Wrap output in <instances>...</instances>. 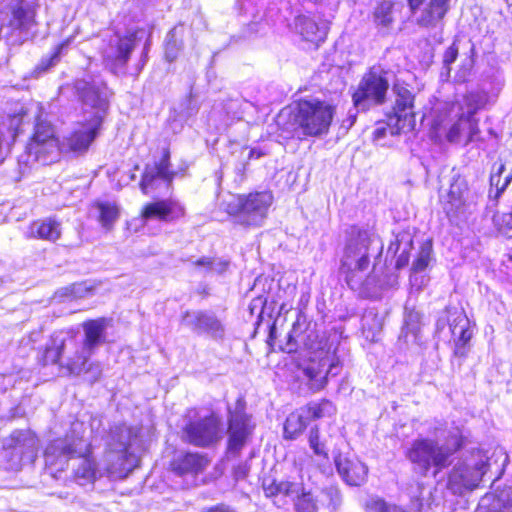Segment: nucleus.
<instances>
[{
    "mask_svg": "<svg viewBox=\"0 0 512 512\" xmlns=\"http://www.w3.org/2000/svg\"><path fill=\"white\" fill-rule=\"evenodd\" d=\"M298 348L307 350V355L296 360L297 377L305 381L313 391L321 390L326 385L327 375L336 374L333 372L336 365L328 351L324 350L323 341L317 331L307 324L301 313H298L282 349L292 353Z\"/></svg>",
    "mask_w": 512,
    "mask_h": 512,
    "instance_id": "nucleus-1",
    "label": "nucleus"
},
{
    "mask_svg": "<svg viewBox=\"0 0 512 512\" xmlns=\"http://www.w3.org/2000/svg\"><path fill=\"white\" fill-rule=\"evenodd\" d=\"M485 97L479 93H468L461 100L444 104L435 109L431 130L436 138L445 135L449 142H458L466 136V144L480 133L475 114L484 106Z\"/></svg>",
    "mask_w": 512,
    "mask_h": 512,
    "instance_id": "nucleus-2",
    "label": "nucleus"
},
{
    "mask_svg": "<svg viewBox=\"0 0 512 512\" xmlns=\"http://www.w3.org/2000/svg\"><path fill=\"white\" fill-rule=\"evenodd\" d=\"M35 120L34 132L26 145L25 152L19 158V162L26 166L36 162L49 164L54 161L62 149L55 136L54 127L50 122L42 119V107L39 103L31 102L20 105L10 117L9 127L16 133L20 130L25 120Z\"/></svg>",
    "mask_w": 512,
    "mask_h": 512,
    "instance_id": "nucleus-3",
    "label": "nucleus"
},
{
    "mask_svg": "<svg viewBox=\"0 0 512 512\" xmlns=\"http://www.w3.org/2000/svg\"><path fill=\"white\" fill-rule=\"evenodd\" d=\"M379 243L378 237L359 230L348 239L341 259V272L349 287L355 291L369 290L375 277L369 274L370 246Z\"/></svg>",
    "mask_w": 512,
    "mask_h": 512,
    "instance_id": "nucleus-4",
    "label": "nucleus"
},
{
    "mask_svg": "<svg viewBox=\"0 0 512 512\" xmlns=\"http://www.w3.org/2000/svg\"><path fill=\"white\" fill-rule=\"evenodd\" d=\"M461 441L457 435L444 439L419 437L415 439L406 452L415 473L427 476L433 469L436 476L451 463V457L460 449Z\"/></svg>",
    "mask_w": 512,
    "mask_h": 512,
    "instance_id": "nucleus-5",
    "label": "nucleus"
},
{
    "mask_svg": "<svg viewBox=\"0 0 512 512\" xmlns=\"http://www.w3.org/2000/svg\"><path fill=\"white\" fill-rule=\"evenodd\" d=\"M137 437V430L125 424L111 428L102 460L104 475L122 479L136 467L137 458L130 447Z\"/></svg>",
    "mask_w": 512,
    "mask_h": 512,
    "instance_id": "nucleus-6",
    "label": "nucleus"
},
{
    "mask_svg": "<svg viewBox=\"0 0 512 512\" xmlns=\"http://www.w3.org/2000/svg\"><path fill=\"white\" fill-rule=\"evenodd\" d=\"M490 470V456L482 449L465 452L449 471L447 489L454 495L464 496L478 489Z\"/></svg>",
    "mask_w": 512,
    "mask_h": 512,
    "instance_id": "nucleus-7",
    "label": "nucleus"
},
{
    "mask_svg": "<svg viewBox=\"0 0 512 512\" xmlns=\"http://www.w3.org/2000/svg\"><path fill=\"white\" fill-rule=\"evenodd\" d=\"M335 113L336 107L327 101L301 99L292 110L294 131L299 138L327 135Z\"/></svg>",
    "mask_w": 512,
    "mask_h": 512,
    "instance_id": "nucleus-8",
    "label": "nucleus"
},
{
    "mask_svg": "<svg viewBox=\"0 0 512 512\" xmlns=\"http://www.w3.org/2000/svg\"><path fill=\"white\" fill-rule=\"evenodd\" d=\"M55 458H78L79 463L74 470V477L80 485L93 483L104 475L102 468L95 467L94 461L90 458V444L82 437L67 436L52 441L45 450V459L47 463L54 464Z\"/></svg>",
    "mask_w": 512,
    "mask_h": 512,
    "instance_id": "nucleus-9",
    "label": "nucleus"
},
{
    "mask_svg": "<svg viewBox=\"0 0 512 512\" xmlns=\"http://www.w3.org/2000/svg\"><path fill=\"white\" fill-rule=\"evenodd\" d=\"M273 203L270 192L233 195L224 202V209L234 224L255 228L263 225Z\"/></svg>",
    "mask_w": 512,
    "mask_h": 512,
    "instance_id": "nucleus-10",
    "label": "nucleus"
},
{
    "mask_svg": "<svg viewBox=\"0 0 512 512\" xmlns=\"http://www.w3.org/2000/svg\"><path fill=\"white\" fill-rule=\"evenodd\" d=\"M37 5L27 0H15L0 24V36L11 45H20L35 34Z\"/></svg>",
    "mask_w": 512,
    "mask_h": 512,
    "instance_id": "nucleus-11",
    "label": "nucleus"
},
{
    "mask_svg": "<svg viewBox=\"0 0 512 512\" xmlns=\"http://www.w3.org/2000/svg\"><path fill=\"white\" fill-rule=\"evenodd\" d=\"M388 75L389 71L380 65L371 67L363 75L352 97L357 109L365 111L385 102L390 85Z\"/></svg>",
    "mask_w": 512,
    "mask_h": 512,
    "instance_id": "nucleus-12",
    "label": "nucleus"
},
{
    "mask_svg": "<svg viewBox=\"0 0 512 512\" xmlns=\"http://www.w3.org/2000/svg\"><path fill=\"white\" fill-rule=\"evenodd\" d=\"M109 324L110 320L107 318H98L83 323L85 334L83 345L80 350L75 351L74 355L68 358L66 363L70 374H81L94 349L104 340V332Z\"/></svg>",
    "mask_w": 512,
    "mask_h": 512,
    "instance_id": "nucleus-13",
    "label": "nucleus"
},
{
    "mask_svg": "<svg viewBox=\"0 0 512 512\" xmlns=\"http://www.w3.org/2000/svg\"><path fill=\"white\" fill-rule=\"evenodd\" d=\"M188 414V420L182 428V439L194 446L207 447L220 439V420L213 413L197 416L195 411Z\"/></svg>",
    "mask_w": 512,
    "mask_h": 512,
    "instance_id": "nucleus-14",
    "label": "nucleus"
},
{
    "mask_svg": "<svg viewBox=\"0 0 512 512\" xmlns=\"http://www.w3.org/2000/svg\"><path fill=\"white\" fill-rule=\"evenodd\" d=\"M135 45V32H127L125 35L118 33L111 35L107 45L102 49L105 67L113 74H124Z\"/></svg>",
    "mask_w": 512,
    "mask_h": 512,
    "instance_id": "nucleus-15",
    "label": "nucleus"
},
{
    "mask_svg": "<svg viewBox=\"0 0 512 512\" xmlns=\"http://www.w3.org/2000/svg\"><path fill=\"white\" fill-rule=\"evenodd\" d=\"M254 430L251 417L245 412L244 405L237 401L228 415V450L237 454L247 443Z\"/></svg>",
    "mask_w": 512,
    "mask_h": 512,
    "instance_id": "nucleus-16",
    "label": "nucleus"
},
{
    "mask_svg": "<svg viewBox=\"0 0 512 512\" xmlns=\"http://www.w3.org/2000/svg\"><path fill=\"white\" fill-rule=\"evenodd\" d=\"M414 96L402 88L398 91L393 114L388 115L387 126L391 135L414 129L416 120L414 113Z\"/></svg>",
    "mask_w": 512,
    "mask_h": 512,
    "instance_id": "nucleus-17",
    "label": "nucleus"
},
{
    "mask_svg": "<svg viewBox=\"0 0 512 512\" xmlns=\"http://www.w3.org/2000/svg\"><path fill=\"white\" fill-rule=\"evenodd\" d=\"M75 89L83 105L95 110L92 117L100 116L101 123L111 95L106 84L100 80L89 82L82 79L76 81Z\"/></svg>",
    "mask_w": 512,
    "mask_h": 512,
    "instance_id": "nucleus-18",
    "label": "nucleus"
},
{
    "mask_svg": "<svg viewBox=\"0 0 512 512\" xmlns=\"http://www.w3.org/2000/svg\"><path fill=\"white\" fill-rule=\"evenodd\" d=\"M182 323L197 334H208L214 338H222L224 335V326L211 312L186 311L182 315Z\"/></svg>",
    "mask_w": 512,
    "mask_h": 512,
    "instance_id": "nucleus-19",
    "label": "nucleus"
},
{
    "mask_svg": "<svg viewBox=\"0 0 512 512\" xmlns=\"http://www.w3.org/2000/svg\"><path fill=\"white\" fill-rule=\"evenodd\" d=\"M333 457L339 475L348 485L359 486L366 480L368 468L359 459L337 450L333 452Z\"/></svg>",
    "mask_w": 512,
    "mask_h": 512,
    "instance_id": "nucleus-20",
    "label": "nucleus"
},
{
    "mask_svg": "<svg viewBox=\"0 0 512 512\" xmlns=\"http://www.w3.org/2000/svg\"><path fill=\"white\" fill-rule=\"evenodd\" d=\"M184 215V206L172 198L148 203L142 210V217L145 220L157 219L163 222H174Z\"/></svg>",
    "mask_w": 512,
    "mask_h": 512,
    "instance_id": "nucleus-21",
    "label": "nucleus"
},
{
    "mask_svg": "<svg viewBox=\"0 0 512 512\" xmlns=\"http://www.w3.org/2000/svg\"><path fill=\"white\" fill-rule=\"evenodd\" d=\"M447 323L455 342V355L464 356L465 346L473 335L470 321L463 311L448 310Z\"/></svg>",
    "mask_w": 512,
    "mask_h": 512,
    "instance_id": "nucleus-22",
    "label": "nucleus"
},
{
    "mask_svg": "<svg viewBox=\"0 0 512 512\" xmlns=\"http://www.w3.org/2000/svg\"><path fill=\"white\" fill-rule=\"evenodd\" d=\"M100 116L92 117L86 123L75 129L63 143L62 149L66 146L73 152H84L88 149L97 131L100 128Z\"/></svg>",
    "mask_w": 512,
    "mask_h": 512,
    "instance_id": "nucleus-23",
    "label": "nucleus"
},
{
    "mask_svg": "<svg viewBox=\"0 0 512 512\" xmlns=\"http://www.w3.org/2000/svg\"><path fill=\"white\" fill-rule=\"evenodd\" d=\"M475 512H512V485L497 486L486 493Z\"/></svg>",
    "mask_w": 512,
    "mask_h": 512,
    "instance_id": "nucleus-24",
    "label": "nucleus"
},
{
    "mask_svg": "<svg viewBox=\"0 0 512 512\" xmlns=\"http://www.w3.org/2000/svg\"><path fill=\"white\" fill-rule=\"evenodd\" d=\"M450 8L451 0H428L416 17V23L428 29L442 26Z\"/></svg>",
    "mask_w": 512,
    "mask_h": 512,
    "instance_id": "nucleus-25",
    "label": "nucleus"
},
{
    "mask_svg": "<svg viewBox=\"0 0 512 512\" xmlns=\"http://www.w3.org/2000/svg\"><path fill=\"white\" fill-rule=\"evenodd\" d=\"M294 26L296 32L305 41L315 44L323 42L327 35V26L324 22L317 20L313 16L299 15L295 18Z\"/></svg>",
    "mask_w": 512,
    "mask_h": 512,
    "instance_id": "nucleus-26",
    "label": "nucleus"
},
{
    "mask_svg": "<svg viewBox=\"0 0 512 512\" xmlns=\"http://www.w3.org/2000/svg\"><path fill=\"white\" fill-rule=\"evenodd\" d=\"M169 159H170L169 150L165 149L163 152V156L159 162H155L151 166H149V165L146 166L145 172L143 174V177H142V180L140 183V187H141V190L143 191V193H145V194L148 193L149 186L157 178L162 179L168 183L172 182V180L175 176V172L170 170Z\"/></svg>",
    "mask_w": 512,
    "mask_h": 512,
    "instance_id": "nucleus-27",
    "label": "nucleus"
},
{
    "mask_svg": "<svg viewBox=\"0 0 512 512\" xmlns=\"http://www.w3.org/2000/svg\"><path fill=\"white\" fill-rule=\"evenodd\" d=\"M208 466V460L199 453L179 454L171 462V469L178 475L198 474Z\"/></svg>",
    "mask_w": 512,
    "mask_h": 512,
    "instance_id": "nucleus-28",
    "label": "nucleus"
},
{
    "mask_svg": "<svg viewBox=\"0 0 512 512\" xmlns=\"http://www.w3.org/2000/svg\"><path fill=\"white\" fill-rule=\"evenodd\" d=\"M27 237L55 242L61 237V224L53 218L34 221L28 228Z\"/></svg>",
    "mask_w": 512,
    "mask_h": 512,
    "instance_id": "nucleus-29",
    "label": "nucleus"
},
{
    "mask_svg": "<svg viewBox=\"0 0 512 512\" xmlns=\"http://www.w3.org/2000/svg\"><path fill=\"white\" fill-rule=\"evenodd\" d=\"M467 193V185L463 180H456L450 185L444 203V209L448 215L456 216L463 212Z\"/></svg>",
    "mask_w": 512,
    "mask_h": 512,
    "instance_id": "nucleus-30",
    "label": "nucleus"
},
{
    "mask_svg": "<svg viewBox=\"0 0 512 512\" xmlns=\"http://www.w3.org/2000/svg\"><path fill=\"white\" fill-rule=\"evenodd\" d=\"M75 339L63 332L54 333L46 345L42 361L44 365L56 364L59 362L67 343H74Z\"/></svg>",
    "mask_w": 512,
    "mask_h": 512,
    "instance_id": "nucleus-31",
    "label": "nucleus"
},
{
    "mask_svg": "<svg viewBox=\"0 0 512 512\" xmlns=\"http://www.w3.org/2000/svg\"><path fill=\"white\" fill-rule=\"evenodd\" d=\"M11 444L19 453H29L30 457L35 456L38 446V440L33 432L30 430L14 431L10 437Z\"/></svg>",
    "mask_w": 512,
    "mask_h": 512,
    "instance_id": "nucleus-32",
    "label": "nucleus"
},
{
    "mask_svg": "<svg viewBox=\"0 0 512 512\" xmlns=\"http://www.w3.org/2000/svg\"><path fill=\"white\" fill-rule=\"evenodd\" d=\"M316 501H318L319 512H337L342 504V497L339 489L334 486H329L322 489L316 495Z\"/></svg>",
    "mask_w": 512,
    "mask_h": 512,
    "instance_id": "nucleus-33",
    "label": "nucleus"
},
{
    "mask_svg": "<svg viewBox=\"0 0 512 512\" xmlns=\"http://www.w3.org/2000/svg\"><path fill=\"white\" fill-rule=\"evenodd\" d=\"M92 208L97 212V219L103 228L110 230L119 218V207L112 202H96Z\"/></svg>",
    "mask_w": 512,
    "mask_h": 512,
    "instance_id": "nucleus-34",
    "label": "nucleus"
},
{
    "mask_svg": "<svg viewBox=\"0 0 512 512\" xmlns=\"http://www.w3.org/2000/svg\"><path fill=\"white\" fill-rule=\"evenodd\" d=\"M411 247L412 239L408 235L397 236L396 241L390 244L388 252H394L396 255V268L400 269L408 264Z\"/></svg>",
    "mask_w": 512,
    "mask_h": 512,
    "instance_id": "nucleus-35",
    "label": "nucleus"
},
{
    "mask_svg": "<svg viewBox=\"0 0 512 512\" xmlns=\"http://www.w3.org/2000/svg\"><path fill=\"white\" fill-rule=\"evenodd\" d=\"M307 426V416L304 410L291 413L284 424V437L286 439H295Z\"/></svg>",
    "mask_w": 512,
    "mask_h": 512,
    "instance_id": "nucleus-36",
    "label": "nucleus"
},
{
    "mask_svg": "<svg viewBox=\"0 0 512 512\" xmlns=\"http://www.w3.org/2000/svg\"><path fill=\"white\" fill-rule=\"evenodd\" d=\"M373 19L379 30H389L394 22L393 4L389 1L381 2L373 12Z\"/></svg>",
    "mask_w": 512,
    "mask_h": 512,
    "instance_id": "nucleus-37",
    "label": "nucleus"
},
{
    "mask_svg": "<svg viewBox=\"0 0 512 512\" xmlns=\"http://www.w3.org/2000/svg\"><path fill=\"white\" fill-rule=\"evenodd\" d=\"M303 410L307 419H319L325 416H331L335 413L334 405L328 400L310 403L306 409Z\"/></svg>",
    "mask_w": 512,
    "mask_h": 512,
    "instance_id": "nucleus-38",
    "label": "nucleus"
},
{
    "mask_svg": "<svg viewBox=\"0 0 512 512\" xmlns=\"http://www.w3.org/2000/svg\"><path fill=\"white\" fill-rule=\"evenodd\" d=\"M308 443L315 456L322 458L326 462L329 461L328 449L326 445L327 440H321L317 427L311 428L309 432Z\"/></svg>",
    "mask_w": 512,
    "mask_h": 512,
    "instance_id": "nucleus-39",
    "label": "nucleus"
},
{
    "mask_svg": "<svg viewBox=\"0 0 512 512\" xmlns=\"http://www.w3.org/2000/svg\"><path fill=\"white\" fill-rule=\"evenodd\" d=\"M432 252V242L430 240L425 241L421 245L417 257L412 264L413 273L422 272L428 267L430 261L432 260Z\"/></svg>",
    "mask_w": 512,
    "mask_h": 512,
    "instance_id": "nucleus-40",
    "label": "nucleus"
},
{
    "mask_svg": "<svg viewBox=\"0 0 512 512\" xmlns=\"http://www.w3.org/2000/svg\"><path fill=\"white\" fill-rule=\"evenodd\" d=\"M295 508L297 512H319L318 501H316V495L311 492H306L304 489L297 495L295 501Z\"/></svg>",
    "mask_w": 512,
    "mask_h": 512,
    "instance_id": "nucleus-41",
    "label": "nucleus"
},
{
    "mask_svg": "<svg viewBox=\"0 0 512 512\" xmlns=\"http://www.w3.org/2000/svg\"><path fill=\"white\" fill-rule=\"evenodd\" d=\"M71 42V39H67L64 42L60 43L58 46H56L55 50L51 55L48 57L42 58L41 62L37 66V69H39L42 72L47 71L50 67L54 66L56 63H58L60 59V54L62 50L67 47Z\"/></svg>",
    "mask_w": 512,
    "mask_h": 512,
    "instance_id": "nucleus-42",
    "label": "nucleus"
},
{
    "mask_svg": "<svg viewBox=\"0 0 512 512\" xmlns=\"http://www.w3.org/2000/svg\"><path fill=\"white\" fill-rule=\"evenodd\" d=\"M505 170V165L500 163L497 170L491 174L490 184L496 188V196H499L509 185L512 180V174H509L501 181V175Z\"/></svg>",
    "mask_w": 512,
    "mask_h": 512,
    "instance_id": "nucleus-43",
    "label": "nucleus"
},
{
    "mask_svg": "<svg viewBox=\"0 0 512 512\" xmlns=\"http://www.w3.org/2000/svg\"><path fill=\"white\" fill-rule=\"evenodd\" d=\"M302 489L303 488L299 484L290 481H280L278 483L279 494H283L285 496H297Z\"/></svg>",
    "mask_w": 512,
    "mask_h": 512,
    "instance_id": "nucleus-44",
    "label": "nucleus"
},
{
    "mask_svg": "<svg viewBox=\"0 0 512 512\" xmlns=\"http://www.w3.org/2000/svg\"><path fill=\"white\" fill-rule=\"evenodd\" d=\"M459 48L456 42H453L451 46L447 48L443 56V63L447 69H450V65L456 60L458 56Z\"/></svg>",
    "mask_w": 512,
    "mask_h": 512,
    "instance_id": "nucleus-45",
    "label": "nucleus"
},
{
    "mask_svg": "<svg viewBox=\"0 0 512 512\" xmlns=\"http://www.w3.org/2000/svg\"><path fill=\"white\" fill-rule=\"evenodd\" d=\"M420 321V315L417 312H409L405 317L406 328L415 333L418 330V324Z\"/></svg>",
    "mask_w": 512,
    "mask_h": 512,
    "instance_id": "nucleus-46",
    "label": "nucleus"
},
{
    "mask_svg": "<svg viewBox=\"0 0 512 512\" xmlns=\"http://www.w3.org/2000/svg\"><path fill=\"white\" fill-rule=\"evenodd\" d=\"M87 363L84 365V370L81 372H85V373H90L91 374V381H96L100 378L101 376V372H102V369H101V366L98 362H94V363H89L88 366L86 367Z\"/></svg>",
    "mask_w": 512,
    "mask_h": 512,
    "instance_id": "nucleus-47",
    "label": "nucleus"
},
{
    "mask_svg": "<svg viewBox=\"0 0 512 512\" xmlns=\"http://www.w3.org/2000/svg\"><path fill=\"white\" fill-rule=\"evenodd\" d=\"M70 292L74 297H84L87 293L90 292V290L84 284L80 283L72 285Z\"/></svg>",
    "mask_w": 512,
    "mask_h": 512,
    "instance_id": "nucleus-48",
    "label": "nucleus"
},
{
    "mask_svg": "<svg viewBox=\"0 0 512 512\" xmlns=\"http://www.w3.org/2000/svg\"><path fill=\"white\" fill-rule=\"evenodd\" d=\"M249 465L247 463H241L234 468V477L238 479H243L248 475Z\"/></svg>",
    "mask_w": 512,
    "mask_h": 512,
    "instance_id": "nucleus-49",
    "label": "nucleus"
},
{
    "mask_svg": "<svg viewBox=\"0 0 512 512\" xmlns=\"http://www.w3.org/2000/svg\"><path fill=\"white\" fill-rule=\"evenodd\" d=\"M277 481H271L270 483H264L263 488L267 497H272L279 494Z\"/></svg>",
    "mask_w": 512,
    "mask_h": 512,
    "instance_id": "nucleus-50",
    "label": "nucleus"
},
{
    "mask_svg": "<svg viewBox=\"0 0 512 512\" xmlns=\"http://www.w3.org/2000/svg\"><path fill=\"white\" fill-rule=\"evenodd\" d=\"M206 512H236L233 508L220 504L209 508Z\"/></svg>",
    "mask_w": 512,
    "mask_h": 512,
    "instance_id": "nucleus-51",
    "label": "nucleus"
},
{
    "mask_svg": "<svg viewBox=\"0 0 512 512\" xmlns=\"http://www.w3.org/2000/svg\"><path fill=\"white\" fill-rule=\"evenodd\" d=\"M425 0H407L408 6L413 14L424 4Z\"/></svg>",
    "mask_w": 512,
    "mask_h": 512,
    "instance_id": "nucleus-52",
    "label": "nucleus"
},
{
    "mask_svg": "<svg viewBox=\"0 0 512 512\" xmlns=\"http://www.w3.org/2000/svg\"><path fill=\"white\" fill-rule=\"evenodd\" d=\"M175 44L167 42L166 44V57L169 61H173L176 58V52L174 51Z\"/></svg>",
    "mask_w": 512,
    "mask_h": 512,
    "instance_id": "nucleus-53",
    "label": "nucleus"
},
{
    "mask_svg": "<svg viewBox=\"0 0 512 512\" xmlns=\"http://www.w3.org/2000/svg\"><path fill=\"white\" fill-rule=\"evenodd\" d=\"M386 130H387L386 127H378L377 129H375V131H374L375 138L379 139V138L384 137L386 135Z\"/></svg>",
    "mask_w": 512,
    "mask_h": 512,
    "instance_id": "nucleus-54",
    "label": "nucleus"
},
{
    "mask_svg": "<svg viewBox=\"0 0 512 512\" xmlns=\"http://www.w3.org/2000/svg\"><path fill=\"white\" fill-rule=\"evenodd\" d=\"M262 155H263V153H262L260 150H258V149H255V148H254V149H251V150H250L249 158H250V159H252V158H256V159H258V158H260Z\"/></svg>",
    "mask_w": 512,
    "mask_h": 512,
    "instance_id": "nucleus-55",
    "label": "nucleus"
},
{
    "mask_svg": "<svg viewBox=\"0 0 512 512\" xmlns=\"http://www.w3.org/2000/svg\"><path fill=\"white\" fill-rule=\"evenodd\" d=\"M196 264L199 265V266H210L212 263L209 260V258H202V259H199L196 262Z\"/></svg>",
    "mask_w": 512,
    "mask_h": 512,
    "instance_id": "nucleus-56",
    "label": "nucleus"
},
{
    "mask_svg": "<svg viewBox=\"0 0 512 512\" xmlns=\"http://www.w3.org/2000/svg\"><path fill=\"white\" fill-rule=\"evenodd\" d=\"M495 453H498L500 456H503V457H504V463H503V465L505 466V465L507 464V462H508V456H507V454H506L502 449H500V450H498V451H495Z\"/></svg>",
    "mask_w": 512,
    "mask_h": 512,
    "instance_id": "nucleus-57",
    "label": "nucleus"
},
{
    "mask_svg": "<svg viewBox=\"0 0 512 512\" xmlns=\"http://www.w3.org/2000/svg\"><path fill=\"white\" fill-rule=\"evenodd\" d=\"M446 322H447V318L445 320L444 319H439L438 322H437L438 330L443 329Z\"/></svg>",
    "mask_w": 512,
    "mask_h": 512,
    "instance_id": "nucleus-58",
    "label": "nucleus"
},
{
    "mask_svg": "<svg viewBox=\"0 0 512 512\" xmlns=\"http://www.w3.org/2000/svg\"><path fill=\"white\" fill-rule=\"evenodd\" d=\"M367 319H368V316H364V318H363V324H362V326H363V328H364V329H365V327H366Z\"/></svg>",
    "mask_w": 512,
    "mask_h": 512,
    "instance_id": "nucleus-59",
    "label": "nucleus"
},
{
    "mask_svg": "<svg viewBox=\"0 0 512 512\" xmlns=\"http://www.w3.org/2000/svg\"><path fill=\"white\" fill-rule=\"evenodd\" d=\"M379 244H380L379 249H380V251H381V250L383 249V246H382V244H381V243H379Z\"/></svg>",
    "mask_w": 512,
    "mask_h": 512,
    "instance_id": "nucleus-60",
    "label": "nucleus"
},
{
    "mask_svg": "<svg viewBox=\"0 0 512 512\" xmlns=\"http://www.w3.org/2000/svg\"><path fill=\"white\" fill-rule=\"evenodd\" d=\"M509 260H511V261H512V254H511V255H509Z\"/></svg>",
    "mask_w": 512,
    "mask_h": 512,
    "instance_id": "nucleus-61",
    "label": "nucleus"
}]
</instances>
